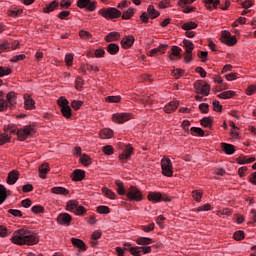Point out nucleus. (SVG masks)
Masks as SVG:
<instances>
[{
	"mask_svg": "<svg viewBox=\"0 0 256 256\" xmlns=\"http://www.w3.org/2000/svg\"><path fill=\"white\" fill-rule=\"evenodd\" d=\"M10 241L14 245H37L39 243V236L31 230L19 229L14 231Z\"/></svg>",
	"mask_w": 256,
	"mask_h": 256,
	"instance_id": "f257e3e1",
	"label": "nucleus"
},
{
	"mask_svg": "<svg viewBox=\"0 0 256 256\" xmlns=\"http://www.w3.org/2000/svg\"><path fill=\"white\" fill-rule=\"evenodd\" d=\"M6 99L7 100H5V93L0 91V111H6L8 107H11V105L15 103L17 99V97H15V92H9L6 95Z\"/></svg>",
	"mask_w": 256,
	"mask_h": 256,
	"instance_id": "f03ea898",
	"label": "nucleus"
},
{
	"mask_svg": "<svg viewBox=\"0 0 256 256\" xmlns=\"http://www.w3.org/2000/svg\"><path fill=\"white\" fill-rule=\"evenodd\" d=\"M57 103L63 117H65V119H71L72 112L71 107L69 106V101L65 97H60L57 100Z\"/></svg>",
	"mask_w": 256,
	"mask_h": 256,
	"instance_id": "7ed1b4c3",
	"label": "nucleus"
},
{
	"mask_svg": "<svg viewBox=\"0 0 256 256\" xmlns=\"http://www.w3.org/2000/svg\"><path fill=\"white\" fill-rule=\"evenodd\" d=\"M148 200L151 201L152 203H161V201L169 203L171 202V197H169V195H167L166 193L149 192Z\"/></svg>",
	"mask_w": 256,
	"mask_h": 256,
	"instance_id": "20e7f679",
	"label": "nucleus"
},
{
	"mask_svg": "<svg viewBox=\"0 0 256 256\" xmlns=\"http://www.w3.org/2000/svg\"><path fill=\"white\" fill-rule=\"evenodd\" d=\"M126 197L129 199V201H143V192H141L139 188L131 186L126 191Z\"/></svg>",
	"mask_w": 256,
	"mask_h": 256,
	"instance_id": "39448f33",
	"label": "nucleus"
},
{
	"mask_svg": "<svg viewBox=\"0 0 256 256\" xmlns=\"http://www.w3.org/2000/svg\"><path fill=\"white\" fill-rule=\"evenodd\" d=\"M99 14L102 15V17H105V19H119V17H121V11L113 7L100 9Z\"/></svg>",
	"mask_w": 256,
	"mask_h": 256,
	"instance_id": "423d86ee",
	"label": "nucleus"
},
{
	"mask_svg": "<svg viewBox=\"0 0 256 256\" xmlns=\"http://www.w3.org/2000/svg\"><path fill=\"white\" fill-rule=\"evenodd\" d=\"M162 173L166 177H173V163H171V159L163 158L161 160Z\"/></svg>",
	"mask_w": 256,
	"mask_h": 256,
	"instance_id": "0eeeda50",
	"label": "nucleus"
},
{
	"mask_svg": "<svg viewBox=\"0 0 256 256\" xmlns=\"http://www.w3.org/2000/svg\"><path fill=\"white\" fill-rule=\"evenodd\" d=\"M221 42L228 45V47H233L237 44V38L231 35V32L224 30L221 35Z\"/></svg>",
	"mask_w": 256,
	"mask_h": 256,
	"instance_id": "6e6552de",
	"label": "nucleus"
},
{
	"mask_svg": "<svg viewBox=\"0 0 256 256\" xmlns=\"http://www.w3.org/2000/svg\"><path fill=\"white\" fill-rule=\"evenodd\" d=\"M35 133V130L31 126H24L22 129L17 130V137L19 141H25L30 135Z\"/></svg>",
	"mask_w": 256,
	"mask_h": 256,
	"instance_id": "1a4fd4ad",
	"label": "nucleus"
},
{
	"mask_svg": "<svg viewBox=\"0 0 256 256\" xmlns=\"http://www.w3.org/2000/svg\"><path fill=\"white\" fill-rule=\"evenodd\" d=\"M131 120V114L129 113H116L112 115V121L118 125H123L126 121Z\"/></svg>",
	"mask_w": 256,
	"mask_h": 256,
	"instance_id": "9d476101",
	"label": "nucleus"
},
{
	"mask_svg": "<svg viewBox=\"0 0 256 256\" xmlns=\"http://www.w3.org/2000/svg\"><path fill=\"white\" fill-rule=\"evenodd\" d=\"M77 6L80 9H86L87 11H95V9H97V2H91V0H78Z\"/></svg>",
	"mask_w": 256,
	"mask_h": 256,
	"instance_id": "9b49d317",
	"label": "nucleus"
},
{
	"mask_svg": "<svg viewBox=\"0 0 256 256\" xmlns=\"http://www.w3.org/2000/svg\"><path fill=\"white\" fill-rule=\"evenodd\" d=\"M56 221L58 225L69 227L71 225V221H73V218L67 213H61L57 216Z\"/></svg>",
	"mask_w": 256,
	"mask_h": 256,
	"instance_id": "f8f14e48",
	"label": "nucleus"
},
{
	"mask_svg": "<svg viewBox=\"0 0 256 256\" xmlns=\"http://www.w3.org/2000/svg\"><path fill=\"white\" fill-rule=\"evenodd\" d=\"M129 252L131 253V255L141 256V253H144V254L151 253V247L150 246L130 247Z\"/></svg>",
	"mask_w": 256,
	"mask_h": 256,
	"instance_id": "ddd939ff",
	"label": "nucleus"
},
{
	"mask_svg": "<svg viewBox=\"0 0 256 256\" xmlns=\"http://www.w3.org/2000/svg\"><path fill=\"white\" fill-rule=\"evenodd\" d=\"M194 87L197 89V91H200L201 95H204L205 97H207L211 91V86L209 84L201 85L200 82H196Z\"/></svg>",
	"mask_w": 256,
	"mask_h": 256,
	"instance_id": "4468645a",
	"label": "nucleus"
},
{
	"mask_svg": "<svg viewBox=\"0 0 256 256\" xmlns=\"http://www.w3.org/2000/svg\"><path fill=\"white\" fill-rule=\"evenodd\" d=\"M131 155H133V148L131 144L125 146L124 152L119 155L120 161H127L131 159Z\"/></svg>",
	"mask_w": 256,
	"mask_h": 256,
	"instance_id": "2eb2a0df",
	"label": "nucleus"
},
{
	"mask_svg": "<svg viewBox=\"0 0 256 256\" xmlns=\"http://www.w3.org/2000/svg\"><path fill=\"white\" fill-rule=\"evenodd\" d=\"M19 181V171L12 170L8 173L7 183L8 185H15Z\"/></svg>",
	"mask_w": 256,
	"mask_h": 256,
	"instance_id": "dca6fc26",
	"label": "nucleus"
},
{
	"mask_svg": "<svg viewBox=\"0 0 256 256\" xmlns=\"http://www.w3.org/2000/svg\"><path fill=\"white\" fill-rule=\"evenodd\" d=\"M133 43H135L134 36H126L121 41V45H122L123 49H129V48L133 47Z\"/></svg>",
	"mask_w": 256,
	"mask_h": 256,
	"instance_id": "f3484780",
	"label": "nucleus"
},
{
	"mask_svg": "<svg viewBox=\"0 0 256 256\" xmlns=\"http://www.w3.org/2000/svg\"><path fill=\"white\" fill-rule=\"evenodd\" d=\"M17 49V46H14L13 44H11V42L5 40L2 43H0V55L1 53H5L7 51H11Z\"/></svg>",
	"mask_w": 256,
	"mask_h": 256,
	"instance_id": "a211bd4d",
	"label": "nucleus"
},
{
	"mask_svg": "<svg viewBox=\"0 0 256 256\" xmlns=\"http://www.w3.org/2000/svg\"><path fill=\"white\" fill-rule=\"evenodd\" d=\"M179 108V101L173 100L169 102L166 107H164L165 113H173L174 111H177Z\"/></svg>",
	"mask_w": 256,
	"mask_h": 256,
	"instance_id": "6ab92c4d",
	"label": "nucleus"
},
{
	"mask_svg": "<svg viewBox=\"0 0 256 256\" xmlns=\"http://www.w3.org/2000/svg\"><path fill=\"white\" fill-rule=\"evenodd\" d=\"M72 181H83L85 179V171L81 169H76L72 174H71Z\"/></svg>",
	"mask_w": 256,
	"mask_h": 256,
	"instance_id": "aec40b11",
	"label": "nucleus"
},
{
	"mask_svg": "<svg viewBox=\"0 0 256 256\" xmlns=\"http://www.w3.org/2000/svg\"><path fill=\"white\" fill-rule=\"evenodd\" d=\"M24 105L26 109H35V100L30 95H24Z\"/></svg>",
	"mask_w": 256,
	"mask_h": 256,
	"instance_id": "412c9836",
	"label": "nucleus"
},
{
	"mask_svg": "<svg viewBox=\"0 0 256 256\" xmlns=\"http://www.w3.org/2000/svg\"><path fill=\"white\" fill-rule=\"evenodd\" d=\"M169 49V45L167 44H161L158 48H154L149 51L150 57H153V55H157V53H165Z\"/></svg>",
	"mask_w": 256,
	"mask_h": 256,
	"instance_id": "4be33fe9",
	"label": "nucleus"
},
{
	"mask_svg": "<svg viewBox=\"0 0 256 256\" xmlns=\"http://www.w3.org/2000/svg\"><path fill=\"white\" fill-rule=\"evenodd\" d=\"M49 171H50L49 164L44 163V164L40 165L39 166V177H41V179H46Z\"/></svg>",
	"mask_w": 256,
	"mask_h": 256,
	"instance_id": "5701e85b",
	"label": "nucleus"
},
{
	"mask_svg": "<svg viewBox=\"0 0 256 256\" xmlns=\"http://www.w3.org/2000/svg\"><path fill=\"white\" fill-rule=\"evenodd\" d=\"M221 3V0H205L204 5L208 11H213L214 9H217V6Z\"/></svg>",
	"mask_w": 256,
	"mask_h": 256,
	"instance_id": "b1692460",
	"label": "nucleus"
},
{
	"mask_svg": "<svg viewBox=\"0 0 256 256\" xmlns=\"http://www.w3.org/2000/svg\"><path fill=\"white\" fill-rule=\"evenodd\" d=\"M221 147L226 155H233L235 153V146L233 144L221 143Z\"/></svg>",
	"mask_w": 256,
	"mask_h": 256,
	"instance_id": "393cba45",
	"label": "nucleus"
},
{
	"mask_svg": "<svg viewBox=\"0 0 256 256\" xmlns=\"http://www.w3.org/2000/svg\"><path fill=\"white\" fill-rule=\"evenodd\" d=\"M57 7H59V2H57V0H54L51 3L46 4L43 11H44V13H51V12L55 11V9H57Z\"/></svg>",
	"mask_w": 256,
	"mask_h": 256,
	"instance_id": "a878e982",
	"label": "nucleus"
},
{
	"mask_svg": "<svg viewBox=\"0 0 256 256\" xmlns=\"http://www.w3.org/2000/svg\"><path fill=\"white\" fill-rule=\"evenodd\" d=\"M51 193H54V195H69V190L66 188H63L61 186L53 187L51 188Z\"/></svg>",
	"mask_w": 256,
	"mask_h": 256,
	"instance_id": "bb28decb",
	"label": "nucleus"
},
{
	"mask_svg": "<svg viewBox=\"0 0 256 256\" xmlns=\"http://www.w3.org/2000/svg\"><path fill=\"white\" fill-rule=\"evenodd\" d=\"M115 185L118 195H127V190H125V186L123 185V182H121V180H116Z\"/></svg>",
	"mask_w": 256,
	"mask_h": 256,
	"instance_id": "cd10ccee",
	"label": "nucleus"
},
{
	"mask_svg": "<svg viewBox=\"0 0 256 256\" xmlns=\"http://www.w3.org/2000/svg\"><path fill=\"white\" fill-rule=\"evenodd\" d=\"M71 243L72 245H74V247H78V249H81L82 251H85V249H87L85 246V242H83V240L81 239L72 238Z\"/></svg>",
	"mask_w": 256,
	"mask_h": 256,
	"instance_id": "c85d7f7f",
	"label": "nucleus"
},
{
	"mask_svg": "<svg viewBox=\"0 0 256 256\" xmlns=\"http://www.w3.org/2000/svg\"><path fill=\"white\" fill-rule=\"evenodd\" d=\"M183 45L185 47V53H193V50L195 49V44L191 42L190 40L184 39Z\"/></svg>",
	"mask_w": 256,
	"mask_h": 256,
	"instance_id": "c756f323",
	"label": "nucleus"
},
{
	"mask_svg": "<svg viewBox=\"0 0 256 256\" xmlns=\"http://www.w3.org/2000/svg\"><path fill=\"white\" fill-rule=\"evenodd\" d=\"M78 205H79V202H77V200H69L66 204V209L71 213H75V210L77 209Z\"/></svg>",
	"mask_w": 256,
	"mask_h": 256,
	"instance_id": "7c9ffc66",
	"label": "nucleus"
},
{
	"mask_svg": "<svg viewBox=\"0 0 256 256\" xmlns=\"http://www.w3.org/2000/svg\"><path fill=\"white\" fill-rule=\"evenodd\" d=\"M119 37H121V34L119 32H110L105 37V41H107V43H111L112 41H117Z\"/></svg>",
	"mask_w": 256,
	"mask_h": 256,
	"instance_id": "2f4dec72",
	"label": "nucleus"
},
{
	"mask_svg": "<svg viewBox=\"0 0 256 256\" xmlns=\"http://www.w3.org/2000/svg\"><path fill=\"white\" fill-rule=\"evenodd\" d=\"M113 137V130L106 128L100 131L101 139H111Z\"/></svg>",
	"mask_w": 256,
	"mask_h": 256,
	"instance_id": "473e14b6",
	"label": "nucleus"
},
{
	"mask_svg": "<svg viewBox=\"0 0 256 256\" xmlns=\"http://www.w3.org/2000/svg\"><path fill=\"white\" fill-rule=\"evenodd\" d=\"M7 201V188L5 186L0 185V205H3Z\"/></svg>",
	"mask_w": 256,
	"mask_h": 256,
	"instance_id": "72a5a7b5",
	"label": "nucleus"
},
{
	"mask_svg": "<svg viewBox=\"0 0 256 256\" xmlns=\"http://www.w3.org/2000/svg\"><path fill=\"white\" fill-rule=\"evenodd\" d=\"M107 51L110 55H117L119 53V45L111 43L107 46Z\"/></svg>",
	"mask_w": 256,
	"mask_h": 256,
	"instance_id": "f704fd0d",
	"label": "nucleus"
},
{
	"mask_svg": "<svg viewBox=\"0 0 256 256\" xmlns=\"http://www.w3.org/2000/svg\"><path fill=\"white\" fill-rule=\"evenodd\" d=\"M136 243L138 245H151V243H153V239L151 238H147V237H139L137 240H136Z\"/></svg>",
	"mask_w": 256,
	"mask_h": 256,
	"instance_id": "c9c22d12",
	"label": "nucleus"
},
{
	"mask_svg": "<svg viewBox=\"0 0 256 256\" xmlns=\"http://www.w3.org/2000/svg\"><path fill=\"white\" fill-rule=\"evenodd\" d=\"M147 11L151 19H157V17H159V11L155 10V7L153 5H150Z\"/></svg>",
	"mask_w": 256,
	"mask_h": 256,
	"instance_id": "e433bc0d",
	"label": "nucleus"
},
{
	"mask_svg": "<svg viewBox=\"0 0 256 256\" xmlns=\"http://www.w3.org/2000/svg\"><path fill=\"white\" fill-rule=\"evenodd\" d=\"M80 162L82 163V165H91L93 163V161L91 160V157H89V155L87 154H82L80 156Z\"/></svg>",
	"mask_w": 256,
	"mask_h": 256,
	"instance_id": "4c0bfd02",
	"label": "nucleus"
},
{
	"mask_svg": "<svg viewBox=\"0 0 256 256\" xmlns=\"http://www.w3.org/2000/svg\"><path fill=\"white\" fill-rule=\"evenodd\" d=\"M182 29H184V31H191L192 29H197V24L193 21L186 22L182 25Z\"/></svg>",
	"mask_w": 256,
	"mask_h": 256,
	"instance_id": "58836bf2",
	"label": "nucleus"
},
{
	"mask_svg": "<svg viewBox=\"0 0 256 256\" xmlns=\"http://www.w3.org/2000/svg\"><path fill=\"white\" fill-rule=\"evenodd\" d=\"M133 15H135V9L129 8L128 10H126V11L123 12L122 19H123L124 21H127V20L130 19Z\"/></svg>",
	"mask_w": 256,
	"mask_h": 256,
	"instance_id": "ea45409f",
	"label": "nucleus"
},
{
	"mask_svg": "<svg viewBox=\"0 0 256 256\" xmlns=\"http://www.w3.org/2000/svg\"><path fill=\"white\" fill-rule=\"evenodd\" d=\"M201 125L202 127H208L211 129V127H213V120H211V117H204L201 120Z\"/></svg>",
	"mask_w": 256,
	"mask_h": 256,
	"instance_id": "a19ab883",
	"label": "nucleus"
},
{
	"mask_svg": "<svg viewBox=\"0 0 256 256\" xmlns=\"http://www.w3.org/2000/svg\"><path fill=\"white\" fill-rule=\"evenodd\" d=\"M218 97L220 99H231V97H235V92L231 91V90L225 91V92L219 94Z\"/></svg>",
	"mask_w": 256,
	"mask_h": 256,
	"instance_id": "79ce46f5",
	"label": "nucleus"
},
{
	"mask_svg": "<svg viewBox=\"0 0 256 256\" xmlns=\"http://www.w3.org/2000/svg\"><path fill=\"white\" fill-rule=\"evenodd\" d=\"M190 131L191 135H198V137H203L205 135V131L199 127H192Z\"/></svg>",
	"mask_w": 256,
	"mask_h": 256,
	"instance_id": "37998d69",
	"label": "nucleus"
},
{
	"mask_svg": "<svg viewBox=\"0 0 256 256\" xmlns=\"http://www.w3.org/2000/svg\"><path fill=\"white\" fill-rule=\"evenodd\" d=\"M97 212L100 215H109V213H111V209H109L108 206H98L97 207Z\"/></svg>",
	"mask_w": 256,
	"mask_h": 256,
	"instance_id": "c03bdc74",
	"label": "nucleus"
},
{
	"mask_svg": "<svg viewBox=\"0 0 256 256\" xmlns=\"http://www.w3.org/2000/svg\"><path fill=\"white\" fill-rule=\"evenodd\" d=\"M181 55V48L179 46L172 47V55H169V58L173 60L174 57H179Z\"/></svg>",
	"mask_w": 256,
	"mask_h": 256,
	"instance_id": "a18cd8bd",
	"label": "nucleus"
},
{
	"mask_svg": "<svg viewBox=\"0 0 256 256\" xmlns=\"http://www.w3.org/2000/svg\"><path fill=\"white\" fill-rule=\"evenodd\" d=\"M103 193L106 197H108V199H115V197H117V194H115V192L107 188L103 189Z\"/></svg>",
	"mask_w": 256,
	"mask_h": 256,
	"instance_id": "49530a36",
	"label": "nucleus"
},
{
	"mask_svg": "<svg viewBox=\"0 0 256 256\" xmlns=\"http://www.w3.org/2000/svg\"><path fill=\"white\" fill-rule=\"evenodd\" d=\"M192 197L195 199V201L199 202L203 197V193L199 192V190H194L192 191Z\"/></svg>",
	"mask_w": 256,
	"mask_h": 256,
	"instance_id": "de8ad7c7",
	"label": "nucleus"
},
{
	"mask_svg": "<svg viewBox=\"0 0 256 256\" xmlns=\"http://www.w3.org/2000/svg\"><path fill=\"white\" fill-rule=\"evenodd\" d=\"M31 211L32 213H35V215H37L39 213H44L45 208H43V206L41 205H36L31 208Z\"/></svg>",
	"mask_w": 256,
	"mask_h": 256,
	"instance_id": "09e8293b",
	"label": "nucleus"
},
{
	"mask_svg": "<svg viewBox=\"0 0 256 256\" xmlns=\"http://www.w3.org/2000/svg\"><path fill=\"white\" fill-rule=\"evenodd\" d=\"M108 103H119L121 101V96H108L106 97Z\"/></svg>",
	"mask_w": 256,
	"mask_h": 256,
	"instance_id": "8fccbe9b",
	"label": "nucleus"
},
{
	"mask_svg": "<svg viewBox=\"0 0 256 256\" xmlns=\"http://www.w3.org/2000/svg\"><path fill=\"white\" fill-rule=\"evenodd\" d=\"M11 141V138L7 134H1L0 135V145H5V143H9Z\"/></svg>",
	"mask_w": 256,
	"mask_h": 256,
	"instance_id": "3c124183",
	"label": "nucleus"
},
{
	"mask_svg": "<svg viewBox=\"0 0 256 256\" xmlns=\"http://www.w3.org/2000/svg\"><path fill=\"white\" fill-rule=\"evenodd\" d=\"M82 105H83V102L82 101H77V100H74L71 103V107H72V109H75V111H79V109H81Z\"/></svg>",
	"mask_w": 256,
	"mask_h": 256,
	"instance_id": "603ef678",
	"label": "nucleus"
},
{
	"mask_svg": "<svg viewBox=\"0 0 256 256\" xmlns=\"http://www.w3.org/2000/svg\"><path fill=\"white\" fill-rule=\"evenodd\" d=\"M156 223H157L158 227L163 229V227H165V217H163L162 215L158 216L156 218Z\"/></svg>",
	"mask_w": 256,
	"mask_h": 256,
	"instance_id": "864d4df0",
	"label": "nucleus"
},
{
	"mask_svg": "<svg viewBox=\"0 0 256 256\" xmlns=\"http://www.w3.org/2000/svg\"><path fill=\"white\" fill-rule=\"evenodd\" d=\"M234 239L236 241H242V239H245V233L243 231H237L234 233Z\"/></svg>",
	"mask_w": 256,
	"mask_h": 256,
	"instance_id": "5fc2aeb1",
	"label": "nucleus"
},
{
	"mask_svg": "<svg viewBox=\"0 0 256 256\" xmlns=\"http://www.w3.org/2000/svg\"><path fill=\"white\" fill-rule=\"evenodd\" d=\"M76 215H85V213H87V209H85V207L83 206H76V210L74 212Z\"/></svg>",
	"mask_w": 256,
	"mask_h": 256,
	"instance_id": "6e6d98bb",
	"label": "nucleus"
},
{
	"mask_svg": "<svg viewBox=\"0 0 256 256\" xmlns=\"http://www.w3.org/2000/svg\"><path fill=\"white\" fill-rule=\"evenodd\" d=\"M11 68H4L0 66V77H5V75H11Z\"/></svg>",
	"mask_w": 256,
	"mask_h": 256,
	"instance_id": "4d7b16f0",
	"label": "nucleus"
},
{
	"mask_svg": "<svg viewBox=\"0 0 256 256\" xmlns=\"http://www.w3.org/2000/svg\"><path fill=\"white\" fill-rule=\"evenodd\" d=\"M105 155H113V146L107 145L102 148Z\"/></svg>",
	"mask_w": 256,
	"mask_h": 256,
	"instance_id": "13d9d810",
	"label": "nucleus"
},
{
	"mask_svg": "<svg viewBox=\"0 0 256 256\" xmlns=\"http://www.w3.org/2000/svg\"><path fill=\"white\" fill-rule=\"evenodd\" d=\"M192 3H195V0H180V1H178L179 7H187V5H191Z\"/></svg>",
	"mask_w": 256,
	"mask_h": 256,
	"instance_id": "bf43d9fd",
	"label": "nucleus"
},
{
	"mask_svg": "<svg viewBox=\"0 0 256 256\" xmlns=\"http://www.w3.org/2000/svg\"><path fill=\"white\" fill-rule=\"evenodd\" d=\"M22 13H23V10H21V9L10 10V11L8 12V15H9L10 17H19V15H21Z\"/></svg>",
	"mask_w": 256,
	"mask_h": 256,
	"instance_id": "052dcab7",
	"label": "nucleus"
},
{
	"mask_svg": "<svg viewBox=\"0 0 256 256\" xmlns=\"http://www.w3.org/2000/svg\"><path fill=\"white\" fill-rule=\"evenodd\" d=\"M65 63L66 65H68V67H71L73 65V54H66Z\"/></svg>",
	"mask_w": 256,
	"mask_h": 256,
	"instance_id": "680f3d73",
	"label": "nucleus"
},
{
	"mask_svg": "<svg viewBox=\"0 0 256 256\" xmlns=\"http://www.w3.org/2000/svg\"><path fill=\"white\" fill-rule=\"evenodd\" d=\"M6 133H10V135H17V128L14 125H9L6 129H5Z\"/></svg>",
	"mask_w": 256,
	"mask_h": 256,
	"instance_id": "e2e57ef3",
	"label": "nucleus"
},
{
	"mask_svg": "<svg viewBox=\"0 0 256 256\" xmlns=\"http://www.w3.org/2000/svg\"><path fill=\"white\" fill-rule=\"evenodd\" d=\"M8 213H10V215H13L14 217H23V213L20 210L10 209L8 210Z\"/></svg>",
	"mask_w": 256,
	"mask_h": 256,
	"instance_id": "0e129e2a",
	"label": "nucleus"
},
{
	"mask_svg": "<svg viewBox=\"0 0 256 256\" xmlns=\"http://www.w3.org/2000/svg\"><path fill=\"white\" fill-rule=\"evenodd\" d=\"M199 109L201 111V113H209V104L207 103H202L199 105Z\"/></svg>",
	"mask_w": 256,
	"mask_h": 256,
	"instance_id": "69168bd1",
	"label": "nucleus"
},
{
	"mask_svg": "<svg viewBox=\"0 0 256 256\" xmlns=\"http://www.w3.org/2000/svg\"><path fill=\"white\" fill-rule=\"evenodd\" d=\"M183 73H185V70H183V69H175L172 71V75L174 77H176V79H179V77H181V75H183Z\"/></svg>",
	"mask_w": 256,
	"mask_h": 256,
	"instance_id": "338daca9",
	"label": "nucleus"
},
{
	"mask_svg": "<svg viewBox=\"0 0 256 256\" xmlns=\"http://www.w3.org/2000/svg\"><path fill=\"white\" fill-rule=\"evenodd\" d=\"M213 107L214 111H217L218 113L221 112V110L223 109V106L217 100L213 101Z\"/></svg>",
	"mask_w": 256,
	"mask_h": 256,
	"instance_id": "774afa93",
	"label": "nucleus"
}]
</instances>
